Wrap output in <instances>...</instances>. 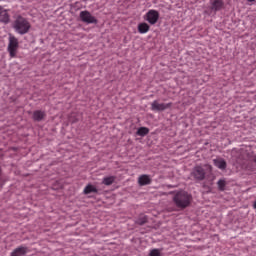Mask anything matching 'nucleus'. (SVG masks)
<instances>
[{
	"mask_svg": "<svg viewBox=\"0 0 256 256\" xmlns=\"http://www.w3.org/2000/svg\"><path fill=\"white\" fill-rule=\"evenodd\" d=\"M146 222H147V216L145 215H140L139 218L136 220V223L138 225H145Z\"/></svg>",
	"mask_w": 256,
	"mask_h": 256,
	"instance_id": "19",
	"label": "nucleus"
},
{
	"mask_svg": "<svg viewBox=\"0 0 256 256\" xmlns=\"http://www.w3.org/2000/svg\"><path fill=\"white\" fill-rule=\"evenodd\" d=\"M173 103H159V101L154 100L151 103V110L152 111H165L166 109H171Z\"/></svg>",
	"mask_w": 256,
	"mask_h": 256,
	"instance_id": "6",
	"label": "nucleus"
},
{
	"mask_svg": "<svg viewBox=\"0 0 256 256\" xmlns=\"http://www.w3.org/2000/svg\"><path fill=\"white\" fill-rule=\"evenodd\" d=\"M137 135H139V137H145V135H149V128L147 127H140L137 132Z\"/></svg>",
	"mask_w": 256,
	"mask_h": 256,
	"instance_id": "16",
	"label": "nucleus"
},
{
	"mask_svg": "<svg viewBox=\"0 0 256 256\" xmlns=\"http://www.w3.org/2000/svg\"><path fill=\"white\" fill-rule=\"evenodd\" d=\"M149 29H151V26H149V24L145 22L138 24V32L141 33V35H145V33H149Z\"/></svg>",
	"mask_w": 256,
	"mask_h": 256,
	"instance_id": "14",
	"label": "nucleus"
},
{
	"mask_svg": "<svg viewBox=\"0 0 256 256\" xmlns=\"http://www.w3.org/2000/svg\"><path fill=\"white\" fill-rule=\"evenodd\" d=\"M149 256H161V251H159V249H153L151 250Z\"/></svg>",
	"mask_w": 256,
	"mask_h": 256,
	"instance_id": "20",
	"label": "nucleus"
},
{
	"mask_svg": "<svg viewBox=\"0 0 256 256\" xmlns=\"http://www.w3.org/2000/svg\"><path fill=\"white\" fill-rule=\"evenodd\" d=\"M193 201V196L185 190H180L176 192L173 196V203L178 207V209H187L191 202Z\"/></svg>",
	"mask_w": 256,
	"mask_h": 256,
	"instance_id": "1",
	"label": "nucleus"
},
{
	"mask_svg": "<svg viewBox=\"0 0 256 256\" xmlns=\"http://www.w3.org/2000/svg\"><path fill=\"white\" fill-rule=\"evenodd\" d=\"M29 253V248L27 246H19L14 249L10 256H25Z\"/></svg>",
	"mask_w": 256,
	"mask_h": 256,
	"instance_id": "9",
	"label": "nucleus"
},
{
	"mask_svg": "<svg viewBox=\"0 0 256 256\" xmlns=\"http://www.w3.org/2000/svg\"><path fill=\"white\" fill-rule=\"evenodd\" d=\"M70 121H71L72 123H77V119H74V120H73V117H70Z\"/></svg>",
	"mask_w": 256,
	"mask_h": 256,
	"instance_id": "21",
	"label": "nucleus"
},
{
	"mask_svg": "<svg viewBox=\"0 0 256 256\" xmlns=\"http://www.w3.org/2000/svg\"><path fill=\"white\" fill-rule=\"evenodd\" d=\"M13 29L18 35H27L31 29V23L27 18L18 15L13 22Z\"/></svg>",
	"mask_w": 256,
	"mask_h": 256,
	"instance_id": "2",
	"label": "nucleus"
},
{
	"mask_svg": "<svg viewBox=\"0 0 256 256\" xmlns=\"http://www.w3.org/2000/svg\"><path fill=\"white\" fill-rule=\"evenodd\" d=\"M117 179L116 176H107V177H104L103 180H102V184L103 185H106V186H109V185H113L115 183V180Z\"/></svg>",
	"mask_w": 256,
	"mask_h": 256,
	"instance_id": "15",
	"label": "nucleus"
},
{
	"mask_svg": "<svg viewBox=\"0 0 256 256\" xmlns=\"http://www.w3.org/2000/svg\"><path fill=\"white\" fill-rule=\"evenodd\" d=\"M138 184L140 185V187H144V185H151V177H149V175L147 174L139 176Z\"/></svg>",
	"mask_w": 256,
	"mask_h": 256,
	"instance_id": "13",
	"label": "nucleus"
},
{
	"mask_svg": "<svg viewBox=\"0 0 256 256\" xmlns=\"http://www.w3.org/2000/svg\"><path fill=\"white\" fill-rule=\"evenodd\" d=\"M145 21H148L150 25H155L157 21H159V11L157 10H149L145 16H144Z\"/></svg>",
	"mask_w": 256,
	"mask_h": 256,
	"instance_id": "4",
	"label": "nucleus"
},
{
	"mask_svg": "<svg viewBox=\"0 0 256 256\" xmlns=\"http://www.w3.org/2000/svg\"><path fill=\"white\" fill-rule=\"evenodd\" d=\"M210 9L211 11H221L225 5V3L223 2V0H211L210 1Z\"/></svg>",
	"mask_w": 256,
	"mask_h": 256,
	"instance_id": "10",
	"label": "nucleus"
},
{
	"mask_svg": "<svg viewBox=\"0 0 256 256\" xmlns=\"http://www.w3.org/2000/svg\"><path fill=\"white\" fill-rule=\"evenodd\" d=\"M213 163L215 167L221 171H225V169H227V161H225L223 158H216L213 160Z\"/></svg>",
	"mask_w": 256,
	"mask_h": 256,
	"instance_id": "12",
	"label": "nucleus"
},
{
	"mask_svg": "<svg viewBox=\"0 0 256 256\" xmlns=\"http://www.w3.org/2000/svg\"><path fill=\"white\" fill-rule=\"evenodd\" d=\"M90 193H97V188L95 186L89 184L84 188V194L89 195Z\"/></svg>",
	"mask_w": 256,
	"mask_h": 256,
	"instance_id": "17",
	"label": "nucleus"
},
{
	"mask_svg": "<svg viewBox=\"0 0 256 256\" xmlns=\"http://www.w3.org/2000/svg\"><path fill=\"white\" fill-rule=\"evenodd\" d=\"M217 185H218L219 191H225V187L227 185V182L225 180L221 179L217 182Z\"/></svg>",
	"mask_w": 256,
	"mask_h": 256,
	"instance_id": "18",
	"label": "nucleus"
},
{
	"mask_svg": "<svg viewBox=\"0 0 256 256\" xmlns=\"http://www.w3.org/2000/svg\"><path fill=\"white\" fill-rule=\"evenodd\" d=\"M253 207L256 209V201L254 202Z\"/></svg>",
	"mask_w": 256,
	"mask_h": 256,
	"instance_id": "23",
	"label": "nucleus"
},
{
	"mask_svg": "<svg viewBox=\"0 0 256 256\" xmlns=\"http://www.w3.org/2000/svg\"><path fill=\"white\" fill-rule=\"evenodd\" d=\"M191 176L196 180V181H203L205 179V169L201 166H196L191 172Z\"/></svg>",
	"mask_w": 256,
	"mask_h": 256,
	"instance_id": "7",
	"label": "nucleus"
},
{
	"mask_svg": "<svg viewBox=\"0 0 256 256\" xmlns=\"http://www.w3.org/2000/svg\"><path fill=\"white\" fill-rule=\"evenodd\" d=\"M18 49H19V39H17V37L13 35H10L9 43H8V53L12 59L17 57Z\"/></svg>",
	"mask_w": 256,
	"mask_h": 256,
	"instance_id": "3",
	"label": "nucleus"
},
{
	"mask_svg": "<svg viewBox=\"0 0 256 256\" xmlns=\"http://www.w3.org/2000/svg\"><path fill=\"white\" fill-rule=\"evenodd\" d=\"M47 117V113L42 110H35L32 114V119L34 121L40 122Z\"/></svg>",
	"mask_w": 256,
	"mask_h": 256,
	"instance_id": "11",
	"label": "nucleus"
},
{
	"mask_svg": "<svg viewBox=\"0 0 256 256\" xmlns=\"http://www.w3.org/2000/svg\"><path fill=\"white\" fill-rule=\"evenodd\" d=\"M80 19L83 23L90 24H97V18H95L89 11H81L80 12Z\"/></svg>",
	"mask_w": 256,
	"mask_h": 256,
	"instance_id": "5",
	"label": "nucleus"
},
{
	"mask_svg": "<svg viewBox=\"0 0 256 256\" xmlns=\"http://www.w3.org/2000/svg\"><path fill=\"white\" fill-rule=\"evenodd\" d=\"M255 163H256V158H255Z\"/></svg>",
	"mask_w": 256,
	"mask_h": 256,
	"instance_id": "24",
	"label": "nucleus"
},
{
	"mask_svg": "<svg viewBox=\"0 0 256 256\" xmlns=\"http://www.w3.org/2000/svg\"><path fill=\"white\" fill-rule=\"evenodd\" d=\"M11 21V16L9 15V12L7 9L3 8V6H0V23H4V25L9 24Z\"/></svg>",
	"mask_w": 256,
	"mask_h": 256,
	"instance_id": "8",
	"label": "nucleus"
},
{
	"mask_svg": "<svg viewBox=\"0 0 256 256\" xmlns=\"http://www.w3.org/2000/svg\"><path fill=\"white\" fill-rule=\"evenodd\" d=\"M249 3H253L255 0H247Z\"/></svg>",
	"mask_w": 256,
	"mask_h": 256,
	"instance_id": "22",
	"label": "nucleus"
}]
</instances>
